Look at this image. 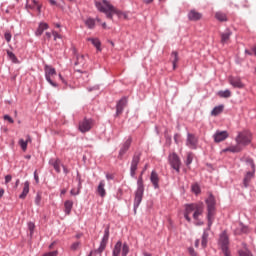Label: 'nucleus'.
Masks as SVG:
<instances>
[{
    "mask_svg": "<svg viewBox=\"0 0 256 256\" xmlns=\"http://www.w3.org/2000/svg\"><path fill=\"white\" fill-rule=\"evenodd\" d=\"M95 7L99 11V13H104L106 15V19H110L113 21V15H116L118 19L129 20V15L126 12L119 10L115 7L109 0L95 1Z\"/></svg>",
    "mask_w": 256,
    "mask_h": 256,
    "instance_id": "obj_1",
    "label": "nucleus"
},
{
    "mask_svg": "<svg viewBox=\"0 0 256 256\" xmlns=\"http://www.w3.org/2000/svg\"><path fill=\"white\" fill-rule=\"evenodd\" d=\"M143 195H145V184L138 181L137 189L134 192V204H133V211L134 215H137V209H139V205H141L143 201Z\"/></svg>",
    "mask_w": 256,
    "mask_h": 256,
    "instance_id": "obj_2",
    "label": "nucleus"
},
{
    "mask_svg": "<svg viewBox=\"0 0 256 256\" xmlns=\"http://www.w3.org/2000/svg\"><path fill=\"white\" fill-rule=\"evenodd\" d=\"M44 73H45V79L47 81V83H49V85H51L52 87H59V84H57V82L53 81V79H51V77H53V75H57V70L55 69V67L49 65V64H45L44 65Z\"/></svg>",
    "mask_w": 256,
    "mask_h": 256,
    "instance_id": "obj_3",
    "label": "nucleus"
},
{
    "mask_svg": "<svg viewBox=\"0 0 256 256\" xmlns=\"http://www.w3.org/2000/svg\"><path fill=\"white\" fill-rule=\"evenodd\" d=\"M219 245L224 256H231V252H229V236H227L226 231L220 234Z\"/></svg>",
    "mask_w": 256,
    "mask_h": 256,
    "instance_id": "obj_4",
    "label": "nucleus"
},
{
    "mask_svg": "<svg viewBox=\"0 0 256 256\" xmlns=\"http://www.w3.org/2000/svg\"><path fill=\"white\" fill-rule=\"evenodd\" d=\"M168 161L170 163V167L176 171V173H180L181 171V158H179V155L177 152H173L168 156Z\"/></svg>",
    "mask_w": 256,
    "mask_h": 256,
    "instance_id": "obj_5",
    "label": "nucleus"
},
{
    "mask_svg": "<svg viewBox=\"0 0 256 256\" xmlns=\"http://www.w3.org/2000/svg\"><path fill=\"white\" fill-rule=\"evenodd\" d=\"M93 127V119L85 117L83 121L79 122L78 129L80 133H87L91 131Z\"/></svg>",
    "mask_w": 256,
    "mask_h": 256,
    "instance_id": "obj_6",
    "label": "nucleus"
},
{
    "mask_svg": "<svg viewBox=\"0 0 256 256\" xmlns=\"http://www.w3.org/2000/svg\"><path fill=\"white\" fill-rule=\"evenodd\" d=\"M127 103H129V99L127 96H123L120 100L116 103V113L114 117H119L127 107Z\"/></svg>",
    "mask_w": 256,
    "mask_h": 256,
    "instance_id": "obj_7",
    "label": "nucleus"
},
{
    "mask_svg": "<svg viewBox=\"0 0 256 256\" xmlns=\"http://www.w3.org/2000/svg\"><path fill=\"white\" fill-rule=\"evenodd\" d=\"M205 203L207 205V213H215L217 200L215 199V195H213V193H209L208 198L205 199Z\"/></svg>",
    "mask_w": 256,
    "mask_h": 256,
    "instance_id": "obj_8",
    "label": "nucleus"
},
{
    "mask_svg": "<svg viewBox=\"0 0 256 256\" xmlns=\"http://www.w3.org/2000/svg\"><path fill=\"white\" fill-rule=\"evenodd\" d=\"M227 137H229L227 130H217L213 135L214 143H221L225 141Z\"/></svg>",
    "mask_w": 256,
    "mask_h": 256,
    "instance_id": "obj_9",
    "label": "nucleus"
},
{
    "mask_svg": "<svg viewBox=\"0 0 256 256\" xmlns=\"http://www.w3.org/2000/svg\"><path fill=\"white\" fill-rule=\"evenodd\" d=\"M235 141L238 145H243V147H247V145L251 144V138L241 132L238 133Z\"/></svg>",
    "mask_w": 256,
    "mask_h": 256,
    "instance_id": "obj_10",
    "label": "nucleus"
},
{
    "mask_svg": "<svg viewBox=\"0 0 256 256\" xmlns=\"http://www.w3.org/2000/svg\"><path fill=\"white\" fill-rule=\"evenodd\" d=\"M198 143H199V139L196 138L195 134L188 132L186 145L190 147V149H197Z\"/></svg>",
    "mask_w": 256,
    "mask_h": 256,
    "instance_id": "obj_11",
    "label": "nucleus"
},
{
    "mask_svg": "<svg viewBox=\"0 0 256 256\" xmlns=\"http://www.w3.org/2000/svg\"><path fill=\"white\" fill-rule=\"evenodd\" d=\"M131 143H133V139L129 137L122 145L119 154H118V159H123V155L129 151V148L131 147Z\"/></svg>",
    "mask_w": 256,
    "mask_h": 256,
    "instance_id": "obj_12",
    "label": "nucleus"
},
{
    "mask_svg": "<svg viewBox=\"0 0 256 256\" xmlns=\"http://www.w3.org/2000/svg\"><path fill=\"white\" fill-rule=\"evenodd\" d=\"M228 81H229L230 85H232V87H234V89H243L245 87V84H243V82L241 81V79L239 77L230 76L228 78Z\"/></svg>",
    "mask_w": 256,
    "mask_h": 256,
    "instance_id": "obj_13",
    "label": "nucleus"
},
{
    "mask_svg": "<svg viewBox=\"0 0 256 256\" xmlns=\"http://www.w3.org/2000/svg\"><path fill=\"white\" fill-rule=\"evenodd\" d=\"M201 201L198 202V203H187L184 205V212L185 213H188V214H191L193 213V211L195 212L197 209L200 208L201 206Z\"/></svg>",
    "mask_w": 256,
    "mask_h": 256,
    "instance_id": "obj_14",
    "label": "nucleus"
},
{
    "mask_svg": "<svg viewBox=\"0 0 256 256\" xmlns=\"http://www.w3.org/2000/svg\"><path fill=\"white\" fill-rule=\"evenodd\" d=\"M140 161H141V152H139L138 154H134L131 161L130 170L137 171Z\"/></svg>",
    "mask_w": 256,
    "mask_h": 256,
    "instance_id": "obj_15",
    "label": "nucleus"
},
{
    "mask_svg": "<svg viewBox=\"0 0 256 256\" xmlns=\"http://www.w3.org/2000/svg\"><path fill=\"white\" fill-rule=\"evenodd\" d=\"M202 17H203V14H201V12H198L195 9H192L188 12L189 21H200Z\"/></svg>",
    "mask_w": 256,
    "mask_h": 256,
    "instance_id": "obj_16",
    "label": "nucleus"
},
{
    "mask_svg": "<svg viewBox=\"0 0 256 256\" xmlns=\"http://www.w3.org/2000/svg\"><path fill=\"white\" fill-rule=\"evenodd\" d=\"M47 29H49V24L47 22H40L35 31L36 37H41V35H43L44 31H47Z\"/></svg>",
    "mask_w": 256,
    "mask_h": 256,
    "instance_id": "obj_17",
    "label": "nucleus"
},
{
    "mask_svg": "<svg viewBox=\"0 0 256 256\" xmlns=\"http://www.w3.org/2000/svg\"><path fill=\"white\" fill-rule=\"evenodd\" d=\"M150 182L152 183L154 189H159V174H157V171L152 170L150 174Z\"/></svg>",
    "mask_w": 256,
    "mask_h": 256,
    "instance_id": "obj_18",
    "label": "nucleus"
},
{
    "mask_svg": "<svg viewBox=\"0 0 256 256\" xmlns=\"http://www.w3.org/2000/svg\"><path fill=\"white\" fill-rule=\"evenodd\" d=\"M253 177H255L254 170L246 172V174L243 178V185L246 189H247V187H249V183H250L251 179H253Z\"/></svg>",
    "mask_w": 256,
    "mask_h": 256,
    "instance_id": "obj_19",
    "label": "nucleus"
},
{
    "mask_svg": "<svg viewBox=\"0 0 256 256\" xmlns=\"http://www.w3.org/2000/svg\"><path fill=\"white\" fill-rule=\"evenodd\" d=\"M205 209V204L203 202H201V206L199 208H197L194 212H193V220L194 221H199V217H201V215H203V211Z\"/></svg>",
    "mask_w": 256,
    "mask_h": 256,
    "instance_id": "obj_20",
    "label": "nucleus"
},
{
    "mask_svg": "<svg viewBox=\"0 0 256 256\" xmlns=\"http://www.w3.org/2000/svg\"><path fill=\"white\" fill-rule=\"evenodd\" d=\"M223 111H225V105L224 104H220L218 106H215L211 110V116L212 117H218V115H221V113H223Z\"/></svg>",
    "mask_w": 256,
    "mask_h": 256,
    "instance_id": "obj_21",
    "label": "nucleus"
},
{
    "mask_svg": "<svg viewBox=\"0 0 256 256\" xmlns=\"http://www.w3.org/2000/svg\"><path fill=\"white\" fill-rule=\"evenodd\" d=\"M6 55L9 59V61H11L12 63L19 65V63H21V61H19V58H17V55H15V53H13V51L11 50H6Z\"/></svg>",
    "mask_w": 256,
    "mask_h": 256,
    "instance_id": "obj_22",
    "label": "nucleus"
},
{
    "mask_svg": "<svg viewBox=\"0 0 256 256\" xmlns=\"http://www.w3.org/2000/svg\"><path fill=\"white\" fill-rule=\"evenodd\" d=\"M87 41L92 43V45L95 47L96 51H102L101 40H99V38L89 37V38H87Z\"/></svg>",
    "mask_w": 256,
    "mask_h": 256,
    "instance_id": "obj_23",
    "label": "nucleus"
},
{
    "mask_svg": "<svg viewBox=\"0 0 256 256\" xmlns=\"http://www.w3.org/2000/svg\"><path fill=\"white\" fill-rule=\"evenodd\" d=\"M97 193L102 198L105 197V195H107V191L105 190V180H102L99 182L98 187H97Z\"/></svg>",
    "mask_w": 256,
    "mask_h": 256,
    "instance_id": "obj_24",
    "label": "nucleus"
},
{
    "mask_svg": "<svg viewBox=\"0 0 256 256\" xmlns=\"http://www.w3.org/2000/svg\"><path fill=\"white\" fill-rule=\"evenodd\" d=\"M123 247V242H121V240H119L115 245L114 248L112 250V256H119L121 255V249Z\"/></svg>",
    "mask_w": 256,
    "mask_h": 256,
    "instance_id": "obj_25",
    "label": "nucleus"
},
{
    "mask_svg": "<svg viewBox=\"0 0 256 256\" xmlns=\"http://www.w3.org/2000/svg\"><path fill=\"white\" fill-rule=\"evenodd\" d=\"M73 210V201L66 200L64 202V213L65 215H71V211Z\"/></svg>",
    "mask_w": 256,
    "mask_h": 256,
    "instance_id": "obj_26",
    "label": "nucleus"
},
{
    "mask_svg": "<svg viewBox=\"0 0 256 256\" xmlns=\"http://www.w3.org/2000/svg\"><path fill=\"white\" fill-rule=\"evenodd\" d=\"M29 185H30L29 181L24 182V187H23L21 194L19 195V199L27 198V195H29Z\"/></svg>",
    "mask_w": 256,
    "mask_h": 256,
    "instance_id": "obj_27",
    "label": "nucleus"
},
{
    "mask_svg": "<svg viewBox=\"0 0 256 256\" xmlns=\"http://www.w3.org/2000/svg\"><path fill=\"white\" fill-rule=\"evenodd\" d=\"M49 165L54 167L56 173H61V160L57 158L56 160H50Z\"/></svg>",
    "mask_w": 256,
    "mask_h": 256,
    "instance_id": "obj_28",
    "label": "nucleus"
},
{
    "mask_svg": "<svg viewBox=\"0 0 256 256\" xmlns=\"http://www.w3.org/2000/svg\"><path fill=\"white\" fill-rule=\"evenodd\" d=\"M84 24L87 26V29L93 30L95 29V18L89 16L86 20H84Z\"/></svg>",
    "mask_w": 256,
    "mask_h": 256,
    "instance_id": "obj_29",
    "label": "nucleus"
},
{
    "mask_svg": "<svg viewBox=\"0 0 256 256\" xmlns=\"http://www.w3.org/2000/svg\"><path fill=\"white\" fill-rule=\"evenodd\" d=\"M218 97L221 99H229L231 97V90L226 89V90H220L217 92Z\"/></svg>",
    "mask_w": 256,
    "mask_h": 256,
    "instance_id": "obj_30",
    "label": "nucleus"
},
{
    "mask_svg": "<svg viewBox=\"0 0 256 256\" xmlns=\"http://www.w3.org/2000/svg\"><path fill=\"white\" fill-rule=\"evenodd\" d=\"M231 35H233V32L229 29H227L226 32L221 33V43H227V41H229Z\"/></svg>",
    "mask_w": 256,
    "mask_h": 256,
    "instance_id": "obj_31",
    "label": "nucleus"
},
{
    "mask_svg": "<svg viewBox=\"0 0 256 256\" xmlns=\"http://www.w3.org/2000/svg\"><path fill=\"white\" fill-rule=\"evenodd\" d=\"M191 191L196 195H201V186L199 185V182H195L194 184L191 185Z\"/></svg>",
    "mask_w": 256,
    "mask_h": 256,
    "instance_id": "obj_32",
    "label": "nucleus"
},
{
    "mask_svg": "<svg viewBox=\"0 0 256 256\" xmlns=\"http://www.w3.org/2000/svg\"><path fill=\"white\" fill-rule=\"evenodd\" d=\"M171 57H173V60H172L173 69H177V63H179V53L177 51H173L171 53Z\"/></svg>",
    "mask_w": 256,
    "mask_h": 256,
    "instance_id": "obj_33",
    "label": "nucleus"
},
{
    "mask_svg": "<svg viewBox=\"0 0 256 256\" xmlns=\"http://www.w3.org/2000/svg\"><path fill=\"white\" fill-rule=\"evenodd\" d=\"M206 219L208 221V227L211 228L213 221L215 220V212H207Z\"/></svg>",
    "mask_w": 256,
    "mask_h": 256,
    "instance_id": "obj_34",
    "label": "nucleus"
},
{
    "mask_svg": "<svg viewBox=\"0 0 256 256\" xmlns=\"http://www.w3.org/2000/svg\"><path fill=\"white\" fill-rule=\"evenodd\" d=\"M215 17L220 23H225V21H227V15L225 13L216 12Z\"/></svg>",
    "mask_w": 256,
    "mask_h": 256,
    "instance_id": "obj_35",
    "label": "nucleus"
},
{
    "mask_svg": "<svg viewBox=\"0 0 256 256\" xmlns=\"http://www.w3.org/2000/svg\"><path fill=\"white\" fill-rule=\"evenodd\" d=\"M147 167H148V165L146 164L144 166L143 170L140 172V175L138 176V179H137V187H139V182L140 181H141L142 185H145V182L143 181V175L147 171Z\"/></svg>",
    "mask_w": 256,
    "mask_h": 256,
    "instance_id": "obj_36",
    "label": "nucleus"
},
{
    "mask_svg": "<svg viewBox=\"0 0 256 256\" xmlns=\"http://www.w3.org/2000/svg\"><path fill=\"white\" fill-rule=\"evenodd\" d=\"M243 151V147L239 144L230 146V153H241Z\"/></svg>",
    "mask_w": 256,
    "mask_h": 256,
    "instance_id": "obj_37",
    "label": "nucleus"
},
{
    "mask_svg": "<svg viewBox=\"0 0 256 256\" xmlns=\"http://www.w3.org/2000/svg\"><path fill=\"white\" fill-rule=\"evenodd\" d=\"M245 163H246V165H250L252 171H255L256 166H255V161L253 160V158L247 157V158L245 159Z\"/></svg>",
    "mask_w": 256,
    "mask_h": 256,
    "instance_id": "obj_38",
    "label": "nucleus"
},
{
    "mask_svg": "<svg viewBox=\"0 0 256 256\" xmlns=\"http://www.w3.org/2000/svg\"><path fill=\"white\" fill-rule=\"evenodd\" d=\"M191 163H193V152H188L186 161H185L186 167H189V165H191Z\"/></svg>",
    "mask_w": 256,
    "mask_h": 256,
    "instance_id": "obj_39",
    "label": "nucleus"
},
{
    "mask_svg": "<svg viewBox=\"0 0 256 256\" xmlns=\"http://www.w3.org/2000/svg\"><path fill=\"white\" fill-rule=\"evenodd\" d=\"M109 229H110V226H109V225L105 227V229H104V235H103V237H102V241H106V242H108V243H109V234H110Z\"/></svg>",
    "mask_w": 256,
    "mask_h": 256,
    "instance_id": "obj_40",
    "label": "nucleus"
},
{
    "mask_svg": "<svg viewBox=\"0 0 256 256\" xmlns=\"http://www.w3.org/2000/svg\"><path fill=\"white\" fill-rule=\"evenodd\" d=\"M238 255L239 256H253V253L251 252V250L246 248V251L245 250H239Z\"/></svg>",
    "mask_w": 256,
    "mask_h": 256,
    "instance_id": "obj_41",
    "label": "nucleus"
},
{
    "mask_svg": "<svg viewBox=\"0 0 256 256\" xmlns=\"http://www.w3.org/2000/svg\"><path fill=\"white\" fill-rule=\"evenodd\" d=\"M129 255V245L127 243L122 244V253L121 256Z\"/></svg>",
    "mask_w": 256,
    "mask_h": 256,
    "instance_id": "obj_42",
    "label": "nucleus"
},
{
    "mask_svg": "<svg viewBox=\"0 0 256 256\" xmlns=\"http://www.w3.org/2000/svg\"><path fill=\"white\" fill-rule=\"evenodd\" d=\"M18 145L21 147L22 151H27V141H25L23 138H21L18 141Z\"/></svg>",
    "mask_w": 256,
    "mask_h": 256,
    "instance_id": "obj_43",
    "label": "nucleus"
},
{
    "mask_svg": "<svg viewBox=\"0 0 256 256\" xmlns=\"http://www.w3.org/2000/svg\"><path fill=\"white\" fill-rule=\"evenodd\" d=\"M28 231H30V237H33V233H35V223L28 222Z\"/></svg>",
    "mask_w": 256,
    "mask_h": 256,
    "instance_id": "obj_44",
    "label": "nucleus"
},
{
    "mask_svg": "<svg viewBox=\"0 0 256 256\" xmlns=\"http://www.w3.org/2000/svg\"><path fill=\"white\" fill-rule=\"evenodd\" d=\"M32 5L34 6V9L36 7L38 13H41V9H42L43 5L39 4V1L32 0Z\"/></svg>",
    "mask_w": 256,
    "mask_h": 256,
    "instance_id": "obj_45",
    "label": "nucleus"
},
{
    "mask_svg": "<svg viewBox=\"0 0 256 256\" xmlns=\"http://www.w3.org/2000/svg\"><path fill=\"white\" fill-rule=\"evenodd\" d=\"M13 35L11 34L10 31H6L4 33V39L7 43H11V39H12Z\"/></svg>",
    "mask_w": 256,
    "mask_h": 256,
    "instance_id": "obj_46",
    "label": "nucleus"
},
{
    "mask_svg": "<svg viewBox=\"0 0 256 256\" xmlns=\"http://www.w3.org/2000/svg\"><path fill=\"white\" fill-rule=\"evenodd\" d=\"M3 119H4V121L9 122L11 125H12L13 123H15V120H14L13 117H11V115H9V114H5V115L3 116Z\"/></svg>",
    "mask_w": 256,
    "mask_h": 256,
    "instance_id": "obj_47",
    "label": "nucleus"
},
{
    "mask_svg": "<svg viewBox=\"0 0 256 256\" xmlns=\"http://www.w3.org/2000/svg\"><path fill=\"white\" fill-rule=\"evenodd\" d=\"M240 226H241V229H240L241 233H245V234L249 233V226H246L245 224H243V222H240Z\"/></svg>",
    "mask_w": 256,
    "mask_h": 256,
    "instance_id": "obj_48",
    "label": "nucleus"
},
{
    "mask_svg": "<svg viewBox=\"0 0 256 256\" xmlns=\"http://www.w3.org/2000/svg\"><path fill=\"white\" fill-rule=\"evenodd\" d=\"M164 137L166 139V143L171 144V135H169V131L167 129L164 131Z\"/></svg>",
    "mask_w": 256,
    "mask_h": 256,
    "instance_id": "obj_49",
    "label": "nucleus"
},
{
    "mask_svg": "<svg viewBox=\"0 0 256 256\" xmlns=\"http://www.w3.org/2000/svg\"><path fill=\"white\" fill-rule=\"evenodd\" d=\"M35 205L39 206L41 205V193L37 192L35 197Z\"/></svg>",
    "mask_w": 256,
    "mask_h": 256,
    "instance_id": "obj_50",
    "label": "nucleus"
},
{
    "mask_svg": "<svg viewBox=\"0 0 256 256\" xmlns=\"http://www.w3.org/2000/svg\"><path fill=\"white\" fill-rule=\"evenodd\" d=\"M57 255H59V251L57 250L46 252L43 254V256H57Z\"/></svg>",
    "mask_w": 256,
    "mask_h": 256,
    "instance_id": "obj_51",
    "label": "nucleus"
},
{
    "mask_svg": "<svg viewBox=\"0 0 256 256\" xmlns=\"http://www.w3.org/2000/svg\"><path fill=\"white\" fill-rule=\"evenodd\" d=\"M188 253L190 256H197V252H195V248H193V246L188 247Z\"/></svg>",
    "mask_w": 256,
    "mask_h": 256,
    "instance_id": "obj_52",
    "label": "nucleus"
},
{
    "mask_svg": "<svg viewBox=\"0 0 256 256\" xmlns=\"http://www.w3.org/2000/svg\"><path fill=\"white\" fill-rule=\"evenodd\" d=\"M79 245H81V242H79V241L74 242V243L71 245L72 251H77V249H79Z\"/></svg>",
    "mask_w": 256,
    "mask_h": 256,
    "instance_id": "obj_53",
    "label": "nucleus"
},
{
    "mask_svg": "<svg viewBox=\"0 0 256 256\" xmlns=\"http://www.w3.org/2000/svg\"><path fill=\"white\" fill-rule=\"evenodd\" d=\"M88 93H91L93 91H99V85H94L92 87H87Z\"/></svg>",
    "mask_w": 256,
    "mask_h": 256,
    "instance_id": "obj_54",
    "label": "nucleus"
},
{
    "mask_svg": "<svg viewBox=\"0 0 256 256\" xmlns=\"http://www.w3.org/2000/svg\"><path fill=\"white\" fill-rule=\"evenodd\" d=\"M58 77H59L60 81L65 85V87H69L67 80H65V78L63 77V75H61V73L58 74Z\"/></svg>",
    "mask_w": 256,
    "mask_h": 256,
    "instance_id": "obj_55",
    "label": "nucleus"
},
{
    "mask_svg": "<svg viewBox=\"0 0 256 256\" xmlns=\"http://www.w3.org/2000/svg\"><path fill=\"white\" fill-rule=\"evenodd\" d=\"M91 251H93V254L94 255H97V253L99 254V255H101V253H103V251H105L103 248H100V246L97 248V249H95V250H91Z\"/></svg>",
    "mask_w": 256,
    "mask_h": 256,
    "instance_id": "obj_56",
    "label": "nucleus"
},
{
    "mask_svg": "<svg viewBox=\"0 0 256 256\" xmlns=\"http://www.w3.org/2000/svg\"><path fill=\"white\" fill-rule=\"evenodd\" d=\"M52 35L54 36V41H57V39H61V35L58 34L57 31L53 30Z\"/></svg>",
    "mask_w": 256,
    "mask_h": 256,
    "instance_id": "obj_57",
    "label": "nucleus"
},
{
    "mask_svg": "<svg viewBox=\"0 0 256 256\" xmlns=\"http://www.w3.org/2000/svg\"><path fill=\"white\" fill-rule=\"evenodd\" d=\"M107 243L108 242L106 240H101L99 247L105 250L107 248Z\"/></svg>",
    "mask_w": 256,
    "mask_h": 256,
    "instance_id": "obj_58",
    "label": "nucleus"
},
{
    "mask_svg": "<svg viewBox=\"0 0 256 256\" xmlns=\"http://www.w3.org/2000/svg\"><path fill=\"white\" fill-rule=\"evenodd\" d=\"M11 179H13V176H11V174H8L5 176V184L7 185V183H11Z\"/></svg>",
    "mask_w": 256,
    "mask_h": 256,
    "instance_id": "obj_59",
    "label": "nucleus"
},
{
    "mask_svg": "<svg viewBox=\"0 0 256 256\" xmlns=\"http://www.w3.org/2000/svg\"><path fill=\"white\" fill-rule=\"evenodd\" d=\"M130 177H132V179H137V171L136 170H130Z\"/></svg>",
    "mask_w": 256,
    "mask_h": 256,
    "instance_id": "obj_60",
    "label": "nucleus"
},
{
    "mask_svg": "<svg viewBox=\"0 0 256 256\" xmlns=\"http://www.w3.org/2000/svg\"><path fill=\"white\" fill-rule=\"evenodd\" d=\"M34 181L38 185V183H39V174H37V170L34 171Z\"/></svg>",
    "mask_w": 256,
    "mask_h": 256,
    "instance_id": "obj_61",
    "label": "nucleus"
},
{
    "mask_svg": "<svg viewBox=\"0 0 256 256\" xmlns=\"http://www.w3.org/2000/svg\"><path fill=\"white\" fill-rule=\"evenodd\" d=\"M190 214L188 212H184V219H186L188 221V223H191V216H189Z\"/></svg>",
    "mask_w": 256,
    "mask_h": 256,
    "instance_id": "obj_62",
    "label": "nucleus"
},
{
    "mask_svg": "<svg viewBox=\"0 0 256 256\" xmlns=\"http://www.w3.org/2000/svg\"><path fill=\"white\" fill-rule=\"evenodd\" d=\"M207 243H208V240L202 238L201 245H202L203 249L207 248Z\"/></svg>",
    "mask_w": 256,
    "mask_h": 256,
    "instance_id": "obj_63",
    "label": "nucleus"
},
{
    "mask_svg": "<svg viewBox=\"0 0 256 256\" xmlns=\"http://www.w3.org/2000/svg\"><path fill=\"white\" fill-rule=\"evenodd\" d=\"M48 2L50 5H52V7H59V3H57L55 0H48Z\"/></svg>",
    "mask_w": 256,
    "mask_h": 256,
    "instance_id": "obj_64",
    "label": "nucleus"
}]
</instances>
